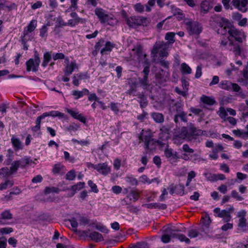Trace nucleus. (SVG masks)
<instances>
[{"label":"nucleus","instance_id":"obj_1","mask_svg":"<svg viewBox=\"0 0 248 248\" xmlns=\"http://www.w3.org/2000/svg\"><path fill=\"white\" fill-rule=\"evenodd\" d=\"M218 31L223 35L228 32L230 36L234 38L238 43H241L246 39L245 33L234 27L230 28L227 25H222L218 29Z\"/></svg>","mask_w":248,"mask_h":248},{"label":"nucleus","instance_id":"obj_2","mask_svg":"<svg viewBox=\"0 0 248 248\" xmlns=\"http://www.w3.org/2000/svg\"><path fill=\"white\" fill-rule=\"evenodd\" d=\"M171 47L163 41L156 42L151 51L152 54L156 55L157 53L160 58H163L169 56V48Z\"/></svg>","mask_w":248,"mask_h":248},{"label":"nucleus","instance_id":"obj_3","mask_svg":"<svg viewBox=\"0 0 248 248\" xmlns=\"http://www.w3.org/2000/svg\"><path fill=\"white\" fill-rule=\"evenodd\" d=\"M150 22V21L148 18L141 16H132L126 20L127 25L130 27L138 26H147Z\"/></svg>","mask_w":248,"mask_h":248},{"label":"nucleus","instance_id":"obj_4","mask_svg":"<svg viewBox=\"0 0 248 248\" xmlns=\"http://www.w3.org/2000/svg\"><path fill=\"white\" fill-rule=\"evenodd\" d=\"M186 29L190 35H198L202 31L201 25L197 21H188L185 22Z\"/></svg>","mask_w":248,"mask_h":248},{"label":"nucleus","instance_id":"obj_5","mask_svg":"<svg viewBox=\"0 0 248 248\" xmlns=\"http://www.w3.org/2000/svg\"><path fill=\"white\" fill-rule=\"evenodd\" d=\"M153 137V133L150 129L147 130H142L139 137V139L140 140L144 142L145 148L148 149L150 148V145L153 144L154 142Z\"/></svg>","mask_w":248,"mask_h":248},{"label":"nucleus","instance_id":"obj_6","mask_svg":"<svg viewBox=\"0 0 248 248\" xmlns=\"http://www.w3.org/2000/svg\"><path fill=\"white\" fill-rule=\"evenodd\" d=\"M40 62V58L38 54L36 51L35 52L34 58L30 59L26 62L27 71L36 72L38 70V68Z\"/></svg>","mask_w":248,"mask_h":248},{"label":"nucleus","instance_id":"obj_7","mask_svg":"<svg viewBox=\"0 0 248 248\" xmlns=\"http://www.w3.org/2000/svg\"><path fill=\"white\" fill-rule=\"evenodd\" d=\"M65 67L63 69L64 74L69 76L76 70L78 69V66L75 61L69 62L68 58L65 59Z\"/></svg>","mask_w":248,"mask_h":248},{"label":"nucleus","instance_id":"obj_8","mask_svg":"<svg viewBox=\"0 0 248 248\" xmlns=\"http://www.w3.org/2000/svg\"><path fill=\"white\" fill-rule=\"evenodd\" d=\"M124 193L127 194L126 197L130 201L132 202H136L139 199L140 192L136 188L131 189L129 191L128 188L124 189Z\"/></svg>","mask_w":248,"mask_h":248},{"label":"nucleus","instance_id":"obj_9","mask_svg":"<svg viewBox=\"0 0 248 248\" xmlns=\"http://www.w3.org/2000/svg\"><path fill=\"white\" fill-rule=\"evenodd\" d=\"M232 3L235 8L243 13L248 10V0H232Z\"/></svg>","mask_w":248,"mask_h":248},{"label":"nucleus","instance_id":"obj_10","mask_svg":"<svg viewBox=\"0 0 248 248\" xmlns=\"http://www.w3.org/2000/svg\"><path fill=\"white\" fill-rule=\"evenodd\" d=\"M20 166V161H14L12 163L10 170L7 168H3L0 170V174H5L6 175H10L15 172Z\"/></svg>","mask_w":248,"mask_h":248},{"label":"nucleus","instance_id":"obj_11","mask_svg":"<svg viewBox=\"0 0 248 248\" xmlns=\"http://www.w3.org/2000/svg\"><path fill=\"white\" fill-rule=\"evenodd\" d=\"M177 107L176 114L175 115L174 121L175 123L179 122V118L183 122H186L187 121L186 113L182 111V108L181 105H176Z\"/></svg>","mask_w":248,"mask_h":248},{"label":"nucleus","instance_id":"obj_12","mask_svg":"<svg viewBox=\"0 0 248 248\" xmlns=\"http://www.w3.org/2000/svg\"><path fill=\"white\" fill-rule=\"evenodd\" d=\"M96 170L100 173L104 175H107L110 173L111 169L107 163H103L97 164Z\"/></svg>","mask_w":248,"mask_h":248},{"label":"nucleus","instance_id":"obj_13","mask_svg":"<svg viewBox=\"0 0 248 248\" xmlns=\"http://www.w3.org/2000/svg\"><path fill=\"white\" fill-rule=\"evenodd\" d=\"M135 50L139 62L146 63L147 62L146 55L143 51L142 47L141 46H138L135 48Z\"/></svg>","mask_w":248,"mask_h":248},{"label":"nucleus","instance_id":"obj_14","mask_svg":"<svg viewBox=\"0 0 248 248\" xmlns=\"http://www.w3.org/2000/svg\"><path fill=\"white\" fill-rule=\"evenodd\" d=\"M89 77L86 73H79L74 75L72 77L73 84L76 86H78L79 80L88 78Z\"/></svg>","mask_w":248,"mask_h":248},{"label":"nucleus","instance_id":"obj_15","mask_svg":"<svg viewBox=\"0 0 248 248\" xmlns=\"http://www.w3.org/2000/svg\"><path fill=\"white\" fill-rule=\"evenodd\" d=\"M66 111L74 118L78 120L82 123H84L86 122L85 117L81 114H79L77 111L71 109H67Z\"/></svg>","mask_w":248,"mask_h":248},{"label":"nucleus","instance_id":"obj_16","mask_svg":"<svg viewBox=\"0 0 248 248\" xmlns=\"http://www.w3.org/2000/svg\"><path fill=\"white\" fill-rule=\"evenodd\" d=\"M228 49L232 51L235 55H239L241 54V48L239 45L232 41H230Z\"/></svg>","mask_w":248,"mask_h":248},{"label":"nucleus","instance_id":"obj_17","mask_svg":"<svg viewBox=\"0 0 248 248\" xmlns=\"http://www.w3.org/2000/svg\"><path fill=\"white\" fill-rule=\"evenodd\" d=\"M95 14L97 16L101 23H103L108 13L102 8H96Z\"/></svg>","mask_w":248,"mask_h":248},{"label":"nucleus","instance_id":"obj_18","mask_svg":"<svg viewBox=\"0 0 248 248\" xmlns=\"http://www.w3.org/2000/svg\"><path fill=\"white\" fill-rule=\"evenodd\" d=\"M11 143L15 151H18L22 149V143L18 138L13 136L11 138Z\"/></svg>","mask_w":248,"mask_h":248},{"label":"nucleus","instance_id":"obj_19","mask_svg":"<svg viewBox=\"0 0 248 248\" xmlns=\"http://www.w3.org/2000/svg\"><path fill=\"white\" fill-rule=\"evenodd\" d=\"M37 27V21L32 20L25 29L24 32L25 35H27L29 33L33 31Z\"/></svg>","mask_w":248,"mask_h":248},{"label":"nucleus","instance_id":"obj_20","mask_svg":"<svg viewBox=\"0 0 248 248\" xmlns=\"http://www.w3.org/2000/svg\"><path fill=\"white\" fill-rule=\"evenodd\" d=\"M175 33L173 32H167L165 36V39L167 42H165L166 44H168L169 46L171 47L172 45L174 43Z\"/></svg>","mask_w":248,"mask_h":248},{"label":"nucleus","instance_id":"obj_21","mask_svg":"<svg viewBox=\"0 0 248 248\" xmlns=\"http://www.w3.org/2000/svg\"><path fill=\"white\" fill-rule=\"evenodd\" d=\"M15 4H10L8 1L5 0H0V10L7 8L10 11L15 7Z\"/></svg>","mask_w":248,"mask_h":248},{"label":"nucleus","instance_id":"obj_22","mask_svg":"<svg viewBox=\"0 0 248 248\" xmlns=\"http://www.w3.org/2000/svg\"><path fill=\"white\" fill-rule=\"evenodd\" d=\"M164 232L168 234L170 237L174 238L175 237L177 234L176 232H178V230L175 228L174 227H169L164 228Z\"/></svg>","mask_w":248,"mask_h":248},{"label":"nucleus","instance_id":"obj_23","mask_svg":"<svg viewBox=\"0 0 248 248\" xmlns=\"http://www.w3.org/2000/svg\"><path fill=\"white\" fill-rule=\"evenodd\" d=\"M89 91L87 89H83L82 91L74 90L72 92V94L75 99H78L83 95L88 94Z\"/></svg>","mask_w":248,"mask_h":248},{"label":"nucleus","instance_id":"obj_24","mask_svg":"<svg viewBox=\"0 0 248 248\" xmlns=\"http://www.w3.org/2000/svg\"><path fill=\"white\" fill-rule=\"evenodd\" d=\"M139 181L143 184L147 183L150 184L152 182H156L159 183V181L158 178H155L152 180H150L146 175H142L139 178Z\"/></svg>","mask_w":248,"mask_h":248},{"label":"nucleus","instance_id":"obj_25","mask_svg":"<svg viewBox=\"0 0 248 248\" xmlns=\"http://www.w3.org/2000/svg\"><path fill=\"white\" fill-rule=\"evenodd\" d=\"M165 155L170 160H176L178 157L176 152H173L171 149L167 148L164 151Z\"/></svg>","mask_w":248,"mask_h":248},{"label":"nucleus","instance_id":"obj_26","mask_svg":"<svg viewBox=\"0 0 248 248\" xmlns=\"http://www.w3.org/2000/svg\"><path fill=\"white\" fill-rule=\"evenodd\" d=\"M46 117L44 113L42 115L37 118L35 122L36 125L31 128V130L33 132H37L40 129L41 120Z\"/></svg>","mask_w":248,"mask_h":248},{"label":"nucleus","instance_id":"obj_27","mask_svg":"<svg viewBox=\"0 0 248 248\" xmlns=\"http://www.w3.org/2000/svg\"><path fill=\"white\" fill-rule=\"evenodd\" d=\"M89 237L92 240L96 242H101L104 240L102 235L96 232H93L91 233L89 235Z\"/></svg>","mask_w":248,"mask_h":248},{"label":"nucleus","instance_id":"obj_28","mask_svg":"<svg viewBox=\"0 0 248 248\" xmlns=\"http://www.w3.org/2000/svg\"><path fill=\"white\" fill-rule=\"evenodd\" d=\"M219 217L222 218L224 222H229L232 218L230 212L225 210H221V212L219 214Z\"/></svg>","mask_w":248,"mask_h":248},{"label":"nucleus","instance_id":"obj_29","mask_svg":"<svg viewBox=\"0 0 248 248\" xmlns=\"http://www.w3.org/2000/svg\"><path fill=\"white\" fill-rule=\"evenodd\" d=\"M201 100L205 104H207L210 106L214 105L216 103V101L214 98L207 96L204 95H202L201 97Z\"/></svg>","mask_w":248,"mask_h":248},{"label":"nucleus","instance_id":"obj_30","mask_svg":"<svg viewBox=\"0 0 248 248\" xmlns=\"http://www.w3.org/2000/svg\"><path fill=\"white\" fill-rule=\"evenodd\" d=\"M86 22V20L81 18H73L69 19L67 22V25L73 27L78 25V23H84Z\"/></svg>","mask_w":248,"mask_h":248},{"label":"nucleus","instance_id":"obj_31","mask_svg":"<svg viewBox=\"0 0 248 248\" xmlns=\"http://www.w3.org/2000/svg\"><path fill=\"white\" fill-rule=\"evenodd\" d=\"M152 117L154 120L157 123H162L164 122V118L162 114L158 112H153L152 113Z\"/></svg>","mask_w":248,"mask_h":248},{"label":"nucleus","instance_id":"obj_32","mask_svg":"<svg viewBox=\"0 0 248 248\" xmlns=\"http://www.w3.org/2000/svg\"><path fill=\"white\" fill-rule=\"evenodd\" d=\"M116 23V19L112 14H108L102 23H107L108 25L113 26Z\"/></svg>","mask_w":248,"mask_h":248},{"label":"nucleus","instance_id":"obj_33","mask_svg":"<svg viewBox=\"0 0 248 248\" xmlns=\"http://www.w3.org/2000/svg\"><path fill=\"white\" fill-rule=\"evenodd\" d=\"M180 70L183 74H190L192 73V69L186 63H182L181 64Z\"/></svg>","mask_w":248,"mask_h":248},{"label":"nucleus","instance_id":"obj_34","mask_svg":"<svg viewBox=\"0 0 248 248\" xmlns=\"http://www.w3.org/2000/svg\"><path fill=\"white\" fill-rule=\"evenodd\" d=\"M217 114L219 115L221 119H222L224 121H226L227 116L228 115L227 109L223 107H220L219 110L217 112Z\"/></svg>","mask_w":248,"mask_h":248},{"label":"nucleus","instance_id":"obj_35","mask_svg":"<svg viewBox=\"0 0 248 248\" xmlns=\"http://www.w3.org/2000/svg\"><path fill=\"white\" fill-rule=\"evenodd\" d=\"M114 47V45L111 43L110 42H107L106 43L105 47L101 50V53L103 54L106 53L107 52L111 51L112 48Z\"/></svg>","mask_w":248,"mask_h":248},{"label":"nucleus","instance_id":"obj_36","mask_svg":"<svg viewBox=\"0 0 248 248\" xmlns=\"http://www.w3.org/2000/svg\"><path fill=\"white\" fill-rule=\"evenodd\" d=\"M85 186L84 182H78L76 185L72 186L70 189L74 191V193L73 195L75 194V193L77 192V191H79L80 189H82Z\"/></svg>","mask_w":248,"mask_h":248},{"label":"nucleus","instance_id":"obj_37","mask_svg":"<svg viewBox=\"0 0 248 248\" xmlns=\"http://www.w3.org/2000/svg\"><path fill=\"white\" fill-rule=\"evenodd\" d=\"M46 117L52 116V117H58L60 118H63L64 116L63 113L59 112L58 111H51L48 112L44 113Z\"/></svg>","mask_w":248,"mask_h":248},{"label":"nucleus","instance_id":"obj_38","mask_svg":"<svg viewBox=\"0 0 248 248\" xmlns=\"http://www.w3.org/2000/svg\"><path fill=\"white\" fill-rule=\"evenodd\" d=\"M232 82L227 80L222 81L219 84V87L224 90L231 91Z\"/></svg>","mask_w":248,"mask_h":248},{"label":"nucleus","instance_id":"obj_39","mask_svg":"<svg viewBox=\"0 0 248 248\" xmlns=\"http://www.w3.org/2000/svg\"><path fill=\"white\" fill-rule=\"evenodd\" d=\"M51 59V56L50 52H47L44 54V61L42 63V66L44 67H46L48 62L50 61Z\"/></svg>","mask_w":248,"mask_h":248},{"label":"nucleus","instance_id":"obj_40","mask_svg":"<svg viewBox=\"0 0 248 248\" xmlns=\"http://www.w3.org/2000/svg\"><path fill=\"white\" fill-rule=\"evenodd\" d=\"M247 219L246 218H239L238 226L243 231H247L246 229Z\"/></svg>","mask_w":248,"mask_h":248},{"label":"nucleus","instance_id":"obj_41","mask_svg":"<svg viewBox=\"0 0 248 248\" xmlns=\"http://www.w3.org/2000/svg\"><path fill=\"white\" fill-rule=\"evenodd\" d=\"M125 181L132 186H137L138 185V181L133 176H126Z\"/></svg>","mask_w":248,"mask_h":248},{"label":"nucleus","instance_id":"obj_42","mask_svg":"<svg viewBox=\"0 0 248 248\" xmlns=\"http://www.w3.org/2000/svg\"><path fill=\"white\" fill-rule=\"evenodd\" d=\"M64 166L63 165H62L60 164H56L53 168L52 172L55 174H59L61 172Z\"/></svg>","mask_w":248,"mask_h":248},{"label":"nucleus","instance_id":"obj_43","mask_svg":"<svg viewBox=\"0 0 248 248\" xmlns=\"http://www.w3.org/2000/svg\"><path fill=\"white\" fill-rule=\"evenodd\" d=\"M1 219H10L13 217V215L11 213L9 210H5L1 214Z\"/></svg>","mask_w":248,"mask_h":248},{"label":"nucleus","instance_id":"obj_44","mask_svg":"<svg viewBox=\"0 0 248 248\" xmlns=\"http://www.w3.org/2000/svg\"><path fill=\"white\" fill-rule=\"evenodd\" d=\"M230 41L229 39V37H226L225 36H223L221 40L220 45L223 47L228 49Z\"/></svg>","mask_w":248,"mask_h":248},{"label":"nucleus","instance_id":"obj_45","mask_svg":"<svg viewBox=\"0 0 248 248\" xmlns=\"http://www.w3.org/2000/svg\"><path fill=\"white\" fill-rule=\"evenodd\" d=\"M13 185V183L9 180H7L3 183L0 184V190L6 189L8 187H11Z\"/></svg>","mask_w":248,"mask_h":248},{"label":"nucleus","instance_id":"obj_46","mask_svg":"<svg viewBox=\"0 0 248 248\" xmlns=\"http://www.w3.org/2000/svg\"><path fill=\"white\" fill-rule=\"evenodd\" d=\"M72 141L74 143H78L82 146H87L89 144L90 141L89 140H78L76 139H72Z\"/></svg>","mask_w":248,"mask_h":248},{"label":"nucleus","instance_id":"obj_47","mask_svg":"<svg viewBox=\"0 0 248 248\" xmlns=\"http://www.w3.org/2000/svg\"><path fill=\"white\" fill-rule=\"evenodd\" d=\"M232 133L236 136L241 137L244 139H247L246 137L244 135V131L240 129L233 130Z\"/></svg>","mask_w":248,"mask_h":248},{"label":"nucleus","instance_id":"obj_48","mask_svg":"<svg viewBox=\"0 0 248 248\" xmlns=\"http://www.w3.org/2000/svg\"><path fill=\"white\" fill-rule=\"evenodd\" d=\"M48 25H44L40 30V35L41 37L44 38L47 36V26Z\"/></svg>","mask_w":248,"mask_h":248},{"label":"nucleus","instance_id":"obj_49","mask_svg":"<svg viewBox=\"0 0 248 248\" xmlns=\"http://www.w3.org/2000/svg\"><path fill=\"white\" fill-rule=\"evenodd\" d=\"M181 242H185L187 244H189L190 242V240L187 238L185 235L182 234H177L176 237Z\"/></svg>","mask_w":248,"mask_h":248},{"label":"nucleus","instance_id":"obj_50","mask_svg":"<svg viewBox=\"0 0 248 248\" xmlns=\"http://www.w3.org/2000/svg\"><path fill=\"white\" fill-rule=\"evenodd\" d=\"M88 185L91 187L92 191L97 193L98 192L99 190L97 188V186L95 184H94L92 180H89L88 182Z\"/></svg>","mask_w":248,"mask_h":248},{"label":"nucleus","instance_id":"obj_51","mask_svg":"<svg viewBox=\"0 0 248 248\" xmlns=\"http://www.w3.org/2000/svg\"><path fill=\"white\" fill-rule=\"evenodd\" d=\"M231 194V196L232 198H234L238 201H241L244 199L243 198L242 196H241L239 194L238 192L237 191H236V190H234L232 191Z\"/></svg>","mask_w":248,"mask_h":248},{"label":"nucleus","instance_id":"obj_52","mask_svg":"<svg viewBox=\"0 0 248 248\" xmlns=\"http://www.w3.org/2000/svg\"><path fill=\"white\" fill-rule=\"evenodd\" d=\"M76 177L75 171L71 170L68 171L65 175V178L69 180H73Z\"/></svg>","mask_w":248,"mask_h":248},{"label":"nucleus","instance_id":"obj_53","mask_svg":"<svg viewBox=\"0 0 248 248\" xmlns=\"http://www.w3.org/2000/svg\"><path fill=\"white\" fill-rule=\"evenodd\" d=\"M140 100V103L141 108H143L145 107L147 104V100L145 96L143 95H140L139 96Z\"/></svg>","mask_w":248,"mask_h":248},{"label":"nucleus","instance_id":"obj_54","mask_svg":"<svg viewBox=\"0 0 248 248\" xmlns=\"http://www.w3.org/2000/svg\"><path fill=\"white\" fill-rule=\"evenodd\" d=\"M58 188L55 187H46L45 189V193L46 194H49L51 192L58 193Z\"/></svg>","mask_w":248,"mask_h":248},{"label":"nucleus","instance_id":"obj_55","mask_svg":"<svg viewBox=\"0 0 248 248\" xmlns=\"http://www.w3.org/2000/svg\"><path fill=\"white\" fill-rule=\"evenodd\" d=\"M201 9L202 11L207 12L210 9V6L207 1H203L201 4Z\"/></svg>","mask_w":248,"mask_h":248},{"label":"nucleus","instance_id":"obj_56","mask_svg":"<svg viewBox=\"0 0 248 248\" xmlns=\"http://www.w3.org/2000/svg\"><path fill=\"white\" fill-rule=\"evenodd\" d=\"M13 230L12 228L6 227V228H0V234H8L12 232Z\"/></svg>","mask_w":248,"mask_h":248},{"label":"nucleus","instance_id":"obj_57","mask_svg":"<svg viewBox=\"0 0 248 248\" xmlns=\"http://www.w3.org/2000/svg\"><path fill=\"white\" fill-rule=\"evenodd\" d=\"M78 0H71V6L69 9L72 11H75L78 9Z\"/></svg>","mask_w":248,"mask_h":248},{"label":"nucleus","instance_id":"obj_58","mask_svg":"<svg viewBox=\"0 0 248 248\" xmlns=\"http://www.w3.org/2000/svg\"><path fill=\"white\" fill-rule=\"evenodd\" d=\"M202 219L203 225L205 227L208 228L211 222V220L210 219V217L208 216H206L205 217H203Z\"/></svg>","mask_w":248,"mask_h":248},{"label":"nucleus","instance_id":"obj_59","mask_svg":"<svg viewBox=\"0 0 248 248\" xmlns=\"http://www.w3.org/2000/svg\"><path fill=\"white\" fill-rule=\"evenodd\" d=\"M95 228L98 231L104 233H108V230L106 227L101 224H97L95 226Z\"/></svg>","mask_w":248,"mask_h":248},{"label":"nucleus","instance_id":"obj_60","mask_svg":"<svg viewBox=\"0 0 248 248\" xmlns=\"http://www.w3.org/2000/svg\"><path fill=\"white\" fill-rule=\"evenodd\" d=\"M140 82L143 87H146L148 84V76H144L142 78L140 79Z\"/></svg>","mask_w":248,"mask_h":248},{"label":"nucleus","instance_id":"obj_61","mask_svg":"<svg viewBox=\"0 0 248 248\" xmlns=\"http://www.w3.org/2000/svg\"><path fill=\"white\" fill-rule=\"evenodd\" d=\"M68 221L70 222L71 226L74 229V231H77V227L78 226V223L75 218H73L71 219H69Z\"/></svg>","mask_w":248,"mask_h":248},{"label":"nucleus","instance_id":"obj_62","mask_svg":"<svg viewBox=\"0 0 248 248\" xmlns=\"http://www.w3.org/2000/svg\"><path fill=\"white\" fill-rule=\"evenodd\" d=\"M198 234L199 232L196 230H191L188 232V236L191 238L197 237Z\"/></svg>","mask_w":248,"mask_h":248},{"label":"nucleus","instance_id":"obj_63","mask_svg":"<svg viewBox=\"0 0 248 248\" xmlns=\"http://www.w3.org/2000/svg\"><path fill=\"white\" fill-rule=\"evenodd\" d=\"M56 23V26L58 27L64 26L67 25V23H65L63 20L60 17L57 18Z\"/></svg>","mask_w":248,"mask_h":248},{"label":"nucleus","instance_id":"obj_64","mask_svg":"<svg viewBox=\"0 0 248 248\" xmlns=\"http://www.w3.org/2000/svg\"><path fill=\"white\" fill-rule=\"evenodd\" d=\"M7 240L4 237H0V248H6Z\"/></svg>","mask_w":248,"mask_h":248}]
</instances>
